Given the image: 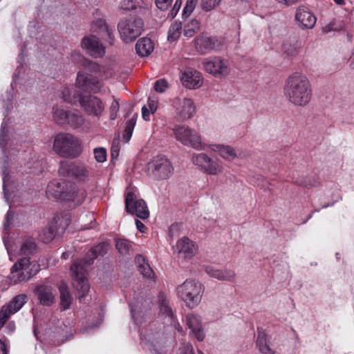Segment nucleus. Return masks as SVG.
I'll return each mask as SVG.
<instances>
[{
  "label": "nucleus",
  "mask_w": 354,
  "mask_h": 354,
  "mask_svg": "<svg viewBox=\"0 0 354 354\" xmlns=\"http://www.w3.org/2000/svg\"><path fill=\"white\" fill-rule=\"evenodd\" d=\"M135 116H137V114H136L126 122V127L123 134V139L126 142H129L131 138L132 133L136 122V118Z\"/></svg>",
  "instance_id": "39"
},
{
  "label": "nucleus",
  "mask_w": 354,
  "mask_h": 354,
  "mask_svg": "<svg viewBox=\"0 0 354 354\" xmlns=\"http://www.w3.org/2000/svg\"><path fill=\"white\" fill-rule=\"evenodd\" d=\"M74 183L66 180H53L48 185L49 192L53 193L57 198L66 201L70 198L71 191L73 190Z\"/></svg>",
  "instance_id": "15"
},
{
  "label": "nucleus",
  "mask_w": 354,
  "mask_h": 354,
  "mask_svg": "<svg viewBox=\"0 0 354 354\" xmlns=\"http://www.w3.org/2000/svg\"><path fill=\"white\" fill-rule=\"evenodd\" d=\"M118 30L121 39L125 43L132 42L144 30V21L139 17L123 18L118 24Z\"/></svg>",
  "instance_id": "6"
},
{
  "label": "nucleus",
  "mask_w": 354,
  "mask_h": 354,
  "mask_svg": "<svg viewBox=\"0 0 354 354\" xmlns=\"http://www.w3.org/2000/svg\"><path fill=\"white\" fill-rule=\"evenodd\" d=\"M84 123V117L77 112L69 111L66 124L73 127H80Z\"/></svg>",
  "instance_id": "34"
},
{
  "label": "nucleus",
  "mask_w": 354,
  "mask_h": 354,
  "mask_svg": "<svg viewBox=\"0 0 354 354\" xmlns=\"http://www.w3.org/2000/svg\"><path fill=\"white\" fill-rule=\"evenodd\" d=\"M283 93L287 100L295 106L306 105L312 97V89L308 78L295 73L286 81Z\"/></svg>",
  "instance_id": "2"
},
{
  "label": "nucleus",
  "mask_w": 354,
  "mask_h": 354,
  "mask_svg": "<svg viewBox=\"0 0 354 354\" xmlns=\"http://www.w3.org/2000/svg\"><path fill=\"white\" fill-rule=\"evenodd\" d=\"M8 350L6 343L0 339V354H8Z\"/></svg>",
  "instance_id": "61"
},
{
  "label": "nucleus",
  "mask_w": 354,
  "mask_h": 354,
  "mask_svg": "<svg viewBox=\"0 0 354 354\" xmlns=\"http://www.w3.org/2000/svg\"><path fill=\"white\" fill-rule=\"evenodd\" d=\"M180 80L186 88L196 89L201 86L203 80L200 72L193 68H187L182 73Z\"/></svg>",
  "instance_id": "19"
},
{
  "label": "nucleus",
  "mask_w": 354,
  "mask_h": 354,
  "mask_svg": "<svg viewBox=\"0 0 354 354\" xmlns=\"http://www.w3.org/2000/svg\"><path fill=\"white\" fill-rule=\"evenodd\" d=\"M124 203L125 210L127 213L136 215L142 220L149 218V211L145 201L142 199H137L136 196L132 192L127 193Z\"/></svg>",
  "instance_id": "10"
},
{
  "label": "nucleus",
  "mask_w": 354,
  "mask_h": 354,
  "mask_svg": "<svg viewBox=\"0 0 354 354\" xmlns=\"http://www.w3.org/2000/svg\"><path fill=\"white\" fill-rule=\"evenodd\" d=\"M58 171L60 176L72 178L80 182L88 180L90 176V171L88 167L77 161H60Z\"/></svg>",
  "instance_id": "8"
},
{
  "label": "nucleus",
  "mask_w": 354,
  "mask_h": 354,
  "mask_svg": "<svg viewBox=\"0 0 354 354\" xmlns=\"http://www.w3.org/2000/svg\"><path fill=\"white\" fill-rule=\"evenodd\" d=\"M178 115L183 120L191 118L196 113L194 102L190 98L180 100L179 106L176 109Z\"/></svg>",
  "instance_id": "22"
},
{
  "label": "nucleus",
  "mask_w": 354,
  "mask_h": 354,
  "mask_svg": "<svg viewBox=\"0 0 354 354\" xmlns=\"http://www.w3.org/2000/svg\"><path fill=\"white\" fill-rule=\"evenodd\" d=\"M158 299L160 301V312L167 316L170 319L171 322H172L174 319L173 312L165 295L163 293H160Z\"/></svg>",
  "instance_id": "31"
},
{
  "label": "nucleus",
  "mask_w": 354,
  "mask_h": 354,
  "mask_svg": "<svg viewBox=\"0 0 354 354\" xmlns=\"http://www.w3.org/2000/svg\"><path fill=\"white\" fill-rule=\"evenodd\" d=\"M111 154L112 158H115L119 155V149L118 146H112L111 150Z\"/></svg>",
  "instance_id": "64"
},
{
  "label": "nucleus",
  "mask_w": 354,
  "mask_h": 354,
  "mask_svg": "<svg viewBox=\"0 0 354 354\" xmlns=\"http://www.w3.org/2000/svg\"><path fill=\"white\" fill-rule=\"evenodd\" d=\"M53 149L57 154L65 158H77L82 152L78 138L65 133H58L55 137Z\"/></svg>",
  "instance_id": "3"
},
{
  "label": "nucleus",
  "mask_w": 354,
  "mask_h": 354,
  "mask_svg": "<svg viewBox=\"0 0 354 354\" xmlns=\"http://www.w3.org/2000/svg\"><path fill=\"white\" fill-rule=\"evenodd\" d=\"M168 87L167 82L165 80H158L154 84V89L159 93L164 92Z\"/></svg>",
  "instance_id": "50"
},
{
  "label": "nucleus",
  "mask_w": 354,
  "mask_h": 354,
  "mask_svg": "<svg viewBox=\"0 0 354 354\" xmlns=\"http://www.w3.org/2000/svg\"><path fill=\"white\" fill-rule=\"evenodd\" d=\"M83 65L86 69L91 71L97 72L100 70V67L97 63L89 59H84Z\"/></svg>",
  "instance_id": "49"
},
{
  "label": "nucleus",
  "mask_w": 354,
  "mask_h": 354,
  "mask_svg": "<svg viewBox=\"0 0 354 354\" xmlns=\"http://www.w3.org/2000/svg\"><path fill=\"white\" fill-rule=\"evenodd\" d=\"M342 29V25L337 24L336 20H332L328 24L323 27L322 31L324 33H328L332 31H339Z\"/></svg>",
  "instance_id": "45"
},
{
  "label": "nucleus",
  "mask_w": 354,
  "mask_h": 354,
  "mask_svg": "<svg viewBox=\"0 0 354 354\" xmlns=\"http://www.w3.org/2000/svg\"><path fill=\"white\" fill-rule=\"evenodd\" d=\"M295 183L306 188H311L319 184L315 176H299L295 180Z\"/></svg>",
  "instance_id": "36"
},
{
  "label": "nucleus",
  "mask_w": 354,
  "mask_h": 354,
  "mask_svg": "<svg viewBox=\"0 0 354 354\" xmlns=\"http://www.w3.org/2000/svg\"><path fill=\"white\" fill-rule=\"evenodd\" d=\"M174 133L176 140L183 145L197 150L203 149L201 137L196 130L184 125H178L174 127Z\"/></svg>",
  "instance_id": "9"
},
{
  "label": "nucleus",
  "mask_w": 354,
  "mask_h": 354,
  "mask_svg": "<svg viewBox=\"0 0 354 354\" xmlns=\"http://www.w3.org/2000/svg\"><path fill=\"white\" fill-rule=\"evenodd\" d=\"M129 306L131 308L132 318L135 320V322H136L138 315L142 313L145 308L141 307L140 305V301H136L134 304L130 303Z\"/></svg>",
  "instance_id": "44"
},
{
  "label": "nucleus",
  "mask_w": 354,
  "mask_h": 354,
  "mask_svg": "<svg viewBox=\"0 0 354 354\" xmlns=\"http://www.w3.org/2000/svg\"><path fill=\"white\" fill-rule=\"evenodd\" d=\"M170 160L163 155H158L147 165L148 174L156 180L168 179L174 173Z\"/></svg>",
  "instance_id": "7"
},
{
  "label": "nucleus",
  "mask_w": 354,
  "mask_h": 354,
  "mask_svg": "<svg viewBox=\"0 0 354 354\" xmlns=\"http://www.w3.org/2000/svg\"><path fill=\"white\" fill-rule=\"evenodd\" d=\"M178 297L190 308L196 307L201 300L203 285L196 280H186L176 288Z\"/></svg>",
  "instance_id": "5"
},
{
  "label": "nucleus",
  "mask_w": 354,
  "mask_h": 354,
  "mask_svg": "<svg viewBox=\"0 0 354 354\" xmlns=\"http://www.w3.org/2000/svg\"><path fill=\"white\" fill-rule=\"evenodd\" d=\"M259 351L262 354H274V352L270 348L268 342L263 346L262 348H261Z\"/></svg>",
  "instance_id": "59"
},
{
  "label": "nucleus",
  "mask_w": 354,
  "mask_h": 354,
  "mask_svg": "<svg viewBox=\"0 0 354 354\" xmlns=\"http://www.w3.org/2000/svg\"><path fill=\"white\" fill-rule=\"evenodd\" d=\"M142 4V0H123L120 4V8L126 10H133L138 8H141Z\"/></svg>",
  "instance_id": "40"
},
{
  "label": "nucleus",
  "mask_w": 354,
  "mask_h": 354,
  "mask_svg": "<svg viewBox=\"0 0 354 354\" xmlns=\"http://www.w3.org/2000/svg\"><path fill=\"white\" fill-rule=\"evenodd\" d=\"M187 325L192 330L194 336L199 341L203 340L205 335L203 332L201 319L200 317L195 315H187L186 316Z\"/></svg>",
  "instance_id": "23"
},
{
  "label": "nucleus",
  "mask_w": 354,
  "mask_h": 354,
  "mask_svg": "<svg viewBox=\"0 0 354 354\" xmlns=\"http://www.w3.org/2000/svg\"><path fill=\"white\" fill-rule=\"evenodd\" d=\"M13 218H14L13 213L10 210H8L6 214V221L3 225V228H4L5 231H7L10 229V225L12 224Z\"/></svg>",
  "instance_id": "54"
},
{
  "label": "nucleus",
  "mask_w": 354,
  "mask_h": 354,
  "mask_svg": "<svg viewBox=\"0 0 354 354\" xmlns=\"http://www.w3.org/2000/svg\"><path fill=\"white\" fill-rule=\"evenodd\" d=\"M172 0H156V6L161 10H166L171 3Z\"/></svg>",
  "instance_id": "53"
},
{
  "label": "nucleus",
  "mask_w": 354,
  "mask_h": 354,
  "mask_svg": "<svg viewBox=\"0 0 354 354\" xmlns=\"http://www.w3.org/2000/svg\"><path fill=\"white\" fill-rule=\"evenodd\" d=\"M295 20L302 29H310L315 26L317 19L308 7L302 6L297 8Z\"/></svg>",
  "instance_id": "18"
},
{
  "label": "nucleus",
  "mask_w": 354,
  "mask_h": 354,
  "mask_svg": "<svg viewBox=\"0 0 354 354\" xmlns=\"http://www.w3.org/2000/svg\"><path fill=\"white\" fill-rule=\"evenodd\" d=\"M142 114L145 120H149V111L145 106L142 108Z\"/></svg>",
  "instance_id": "63"
},
{
  "label": "nucleus",
  "mask_w": 354,
  "mask_h": 354,
  "mask_svg": "<svg viewBox=\"0 0 354 354\" xmlns=\"http://www.w3.org/2000/svg\"><path fill=\"white\" fill-rule=\"evenodd\" d=\"M200 28V24L196 19H192L184 26V35L188 37H192Z\"/></svg>",
  "instance_id": "37"
},
{
  "label": "nucleus",
  "mask_w": 354,
  "mask_h": 354,
  "mask_svg": "<svg viewBox=\"0 0 354 354\" xmlns=\"http://www.w3.org/2000/svg\"><path fill=\"white\" fill-rule=\"evenodd\" d=\"M198 0H187L183 8V17L186 18L191 15L197 4Z\"/></svg>",
  "instance_id": "43"
},
{
  "label": "nucleus",
  "mask_w": 354,
  "mask_h": 354,
  "mask_svg": "<svg viewBox=\"0 0 354 354\" xmlns=\"http://www.w3.org/2000/svg\"><path fill=\"white\" fill-rule=\"evenodd\" d=\"M138 271L143 275L144 277L148 279H153L155 276V273L150 267L149 264L144 265L142 267L138 269Z\"/></svg>",
  "instance_id": "46"
},
{
  "label": "nucleus",
  "mask_w": 354,
  "mask_h": 354,
  "mask_svg": "<svg viewBox=\"0 0 354 354\" xmlns=\"http://www.w3.org/2000/svg\"><path fill=\"white\" fill-rule=\"evenodd\" d=\"M92 28L94 31H98L102 35L104 34L107 38L110 45H113L114 42V35L113 30L109 28L106 21L103 19H97L92 23Z\"/></svg>",
  "instance_id": "24"
},
{
  "label": "nucleus",
  "mask_w": 354,
  "mask_h": 354,
  "mask_svg": "<svg viewBox=\"0 0 354 354\" xmlns=\"http://www.w3.org/2000/svg\"><path fill=\"white\" fill-rule=\"evenodd\" d=\"M133 243L125 239H119L115 241V247L120 254H129L132 250Z\"/></svg>",
  "instance_id": "32"
},
{
  "label": "nucleus",
  "mask_w": 354,
  "mask_h": 354,
  "mask_svg": "<svg viewBox=\"0 0 354 354\" xmlns=\"http://www.w3.org/2000/svg\"><path fill=\"white\" fill-rule=\"evenodd\" d=\"M176 250L185 259H190L194 256V244L187 237H183L178 241Z\"/></svg>",
  "instance_id": "25"
},
{
  "label": "nucleus",
  "mask_w": 354,
  "mask_h": 354,
  "mask_svg": "<svg viewBox=\"0 0 354 354\" xmlns=\"http://www.w3.org/2000/svg\"><path fill=\"white\" fill-rule=\"evenodd\" d=\"M12 315L13 313L4 305L0 311V326H3Z\"/></svg>",
  "instance_id": "47"
},
{
  "label": "nucleus",
  "mask_w": 354,
  "mask_h": 354,
  "mask_svg": "<svg viewBox=\"0 0 354 354\" xmlns=\"http://www.w3.org/2000/svg\"><path fill=\"white\" fill-rule=\"evenodd\" d=\"M182 24L180 22L174 21L170 26L168 31L167 39L170 41L176 40L180 35Z\"/></svg>",
  "instance_id": "38"
},
{
  "label": "nucleus",
  "mask_w": 354,
  "mask_h": 354,
  "mask_svg": "<svg viewBox=\"0 0 354 354\" xmlns=\"http://www.w3.org/2000/svg\"><path fill=\"white\" fill-rule=\"evenodd\" d=\"M28 296L26 294H19L13 297V299L6 305L7 308L13 314L18 312L23 306L27 302Z\"/></svg>",
  "instance_id": "28"
},
{
  "label": "nucleus",
  "mask_w": 354,
  "mask_h": 354,
  "mask_svg": "<svg viewBox=\"0 0 354 354\" xmlns=\"http://www.w3.org/2000/svg\"><path fill=\"white\" fill-rule=\"evenodd\" d=\"M6 136V133L5 127H4L3 124H2L1 128V133H0V147L2 149V150L3 151V152H5V149H6V143H5Z\"/></svg>",
  "instance_id": "55"
},
{
  "label": "nucleus",
  "mask_w": 354,
  "mask_h": 354,
  "mask_svg": "<svg viewBox=\"0 0 354 354\" xmlns=\"http://www.w3.org/2000/svg\"><path fill=\"white\" fill-rule=\"evenodd\" d=\"M221 46V42L218 39L207 33H203L195 39L196 49L201 54H206L217 50Z\"/></svg>",
  "instance_id": "14"
},
{
  "label": "nucleus",
  "mask_w": 354,
  "mask_h": 354,
  "mask_svg": "<svg viewBox=\"0 0 354 354\" xmlns=\"http://www.w3.org/2000/svg\"><path fill=\"white\" fill-rule=\"evenodd\" d=\"M81 45L82 48L93 57H101L105 53L104 47L95 35L85 36L82 39Z\"/></svg>",
  "instance_id": "17"
},
{
  "label": "nucleus",
  "mask_w": 354,
  "mask_h": 354,
  "mask_svg": "<svg viewBox=\"0 0 354 354\" xmlns=\"http://www.w3.org/2000/svg\"><path fill=\"white\" fill-rule=\"evenodd\" d=\"M181 353L182 354H195L194 351L193 346L189 343H185L181 348Z\"/></svg>",
  "instance_id": "56"
},
{
  "label": "nucleus",
  "mask_w": 354,
  "mask_h": 354,
  "mask_svg": "<svg viewBox=\"0 0 354 354\" xmlns=\"http://www.w3.org/2000/svg\"><path fill=\"white\" fill-rule=\"evenodd\" d=\"M59 290L60 293V308L62 310H66L71 307L73 300L72 296L65 283H62L59 285Z\"/></svg>",
  "instance_id": "27"
},
{
  "label": "nucleus",
  "mask_w": 354,
  "mask_h": 354,
  "mask_svg": "<svg viewBox=\"0 0 354 354\" xmlns=\"http://www.w3.org/2000/svg\"><path fill=\"white\" fill-rule=\"evenodd\" d=\"M77 86L84 91L97 93L100 89V83L97 77L85 73L79 72L76 80Z\"/></svg>",
  "instance_id": "16"
},
{
  "label": "nucleus",
  "mask_w": 354,
  "mask_h": 354,
  "mask_svg": "<svg viewBox=\"0 0 354 354\" xmlns=\"http://www.w3.org/2000/svg\"><path fill=\"white\" fill-rule=\"evenodd\" d=\"M181 4H182V0H176V2L172 8L171 12L173 17L174 16H176V14L178 13V10L180 8Z\"/></svg>",
  "instance_id": "58"
},
{
  "label": "nucleus",
  "mask_w": 354,
  "mask_h": 354,
  "mask_svg": "<svg viewBox=\"0 0 354 354\" xmlns=\"http://www.w3.org/2000/svg\"><path fill=\"white\" fill-rule=\"evenodd\" d=\"M35 292L41 305L50 306L55 302V296L51 286L46 285L37 286L35 288Z\"/></svg>",
  "instance_id": "20"
},
{
  "label": "nucleus",
  "mask_w": 354,
  "mask_h": 354,
  "mask_svg": "<svg viewBox=\"0 0 354 354\" xmlns=\"http://www.w3.org/2000/svg\"><path fill=\"white\" fill-rule=\"evenodd\" d=\"M135 261L137 265L138 270L142 267L144 265L149 264L147 262H146L145 257L141 254L136 255Z\"/></svg>",
  "instance_id": "57"
},
{
  "label": "nucleus",
  "mask_w": 354,
  "mask_h": 354,
  "mask_svg": "<svg viewBox=\"0 0 354 354\" xmlns=\"http://www.w3.org/2000/svg\"><path fill=\"white\" fill-rule=\"evenodd\" d=\"M78 98L87 114L100 117L104 112V104L99 97L92 95H79Z\"/></svg>",
  "instance_id": "11"
},
{
  "label": "nucleus",
  "mask_w": 354,
  "mask_h": 354,
  "mask_svg": "<svg viewBox=\"0 0 354 354\" xmlns=\"http://www.w3.org/2000/svg\"><path fill=\"white\" fill-rule=\"evenodd\" d=\"M259 351L262 354H274V352L270 348L268 342L263 346L262 348H261Z\"/></svg>",
  "instance_id": "60"
},
{
  "label": "nucleus",
  "mask_w": 354,
  "mask_h": 354,
  "mask_svg": "<svg viewBox=\"0 0 354 354\" xmlns=\"http://www.w3.org/2000/svg\"><path fill=\"white\" fill-rule=\"evenodd\" d=\"M107 247L108 245L105 243H101L94 246L87 252L84 259H77L71 266L73 285L77 291V297L80 302L90 288L85 276L88 267L93 263L97 257L103 256L106 253Z\"/></svg>",
  "instance_id": "1"
},
{
  "label": "nucleus",
  "mask_w": 354,
  "mask_h": 354,
  "mask_svg": "<svg viewBox=\"0 0 354 354\" xmlns=\"http://www.w3.org/2000/svg\"><path fill=\"white\" fill-rule=\"evenodd\" d=\"M55 234L56 224L55 223L52 222L41 231L39 236L42 242L49 243L54 239Z\"/></svg>",
  "instance_id": "29"
},
{
  "label": "nucleus",
  "mask_w": 354,
  "mask_h": 354,
  "mask_svg": "<svg viewBox=\"0 0 354 354\" xmlns=\"http://www.w3.org/2000/svg\"><path fill=\"white\" fill-rule=\"evenodd\" d=\"M218 151L219 154L225 159L234 158L236 156V153L234 149L229 146L221 145L218 146Z\"/></svg>",
  "instance_id": "41"
},
{
  "label": "nucleus",
  "mask_w": 354,
  "mask_h": 354,
  "mask_svg": "<svg viewBox=\"0 0 354 354\" xmlns=\"http://www.w3.org/2000/svg\"><path fill=\"white\" fill-rule=\"evenodd\" d=\"M192 160L194 165L201 167L208 174L216 175L222 171V167L218 162L211 159L205 153L194 154Z\"/></svg>",
  "instance_id": "13"
},
{
  "label": "nucleus",
  "mask_w": 354,
  "mask_h": 354,
  "mask_svg": "<svg viewBox=\"0 0 354 354\" xmlns=\"http://www.w3.org/2000/svg\"><path fill=\"white\" fill-rule=\"evenodd\" d=\"M54 120L59 124H66L69 111L60 109L58 106L53 108Z\"/></svg>",
  "instance_id": "33"
},
{
  "label": "nucleus",
  "mask_w": 354,
  "mask_h": 354,
  "mask_svg": "<svg viewBox=\"0 0 354 354\" xmlns=\"http://www.w3.org/2000/svg\"><path fill=\"white\" fill-rule=\"evenodd\" d=\"M71 198L66 201H71L74 202L75 205H80L85 200L86 197V192L83 188H77L74 184L73 190L70 192Z\"/></svg>",
  "instance_id": "30"
},
{
  "label": "nucleus",
  "mask_w": 354,
  "mask_h": 354,
  "mask_svg": "<svg viewBox=\"0 0 354 354\" xmlns=\"http://www.w3.org/2000/svg\"><path fill=\"white\" fill-rule=\"evenodd\" d=\"M95 160L99 162H103L106 159V151L104 148H96L94 149Z\"/></svg>",
  "instance_id": "48"
},
{
  "label": "nucleus",
  "mask_w": 354,
  "mask_h": 354,
  "mask_svg": "<svg viewBox=\"0 0 354 354\" xmlns=\"http://www.w3.org/2000/svg\"><path fill=\"white\" fill-rule=\"evenodd\" d=\"M40 270V266L36 262H30L29 257L19 259L11 268L9 279L17 284L29 280Z\"/></svg>",
  "instance_id": "4"
},
{
  "label": "nucleus",
  "mask_w": 354,
  "mask_h": 354,
  "mask_svg": "<svg viewBox=\"0 0 354 354\" xmlns=\"http://www.w3.org/2000/svg\"><path fill=\"white\" fill-rule=\"evenodd\" d=\"M205 272L211 277L221 281H233L236 277L234 270L230 269L220 270L212 266L205 268Z\"/></svg>",
  "instance_id": "21"
},
{
  "label": "nucleus",
  "mask_w": 354,
  "mask_h": 354,
  "mask_svg": "<svg viewBox=\"0 0 354 354\" xmlns=\"http://www.w3.org/2000/svg\"><path fill=\"white\" fill-rule=\"evenodd\" d=\"M153 50V44L151 39L142 37L140 39L136 44V50L137 53L142 56H148Z\"/></svg>",
  "instance_id": "26"
},
{
  "label": "nucleus",
  "mask_w": 354,
  "mask_h": 354,
  "mask_svg": "<svg viewBox=\"0 0 354 354\" xmlns=\"http://www.w3.org/2000/svg\"><path fill=\"white\" fill-rule=\"evenodd\" d=\"M267 343L266 334L263 331L258 332V336L257 339V346L259 351L262 348L263 346Z\"/></svg>",
  "instance_id": "51"
},
{
  "label": "nucleus",
  "mask_w": 354,
  "mask_h": 354,
  "mask_svg": "<svg viewBox=\"0 0 354 354\" xmlns=\"http://www.w3.org/2000/svg\"><path fill=\"white\" fill-rule=\"evenodd\" d=\"M203 68L216 77H223L230 73V67L227 60L220 57H214L203 62Z\"/></svg>",
  "instance_id": "12"
},
{
  "label": "nucleus",
  "mask_w": 354,
  "mask_h": 354,
  "mask_svg": "<svg viewBox=\"0 0 354 354\" xmlns=\"http://www.w3.org/2000/svg\"><path fill=\"white\" fill-rule=\"evenodd\" d=\"M221 0H201V7L205 11H210L214 9Z\"/></svg>",
  "instance_id": "42"
},
{
  "label": "nucleus",
  "mask_w": 354,
  "mask_h": 354,
  "mask_svg": "<svg viewBox=\"0 0 354 354\" xmlns=\"http://www.w3.org/2000/svg\"><path fill=\"white\" fill-rule=\"evenodd\" d=\"M136 225L137 229L141 232H145L146 230L145 225L138 219H136Z\"/></svg>",
  "instance_id": "62"
},
{
  "label": "nucleus",
  "mask_w": 354,
  "mask_h": 354,
  "mask_svg": "<svg viewBox=\"0 0 354 354\" xmlns=\"http://www.w3.org/2000/svg\"><path fill=\"white\" fill-rule=\"evenodd\" d=\"M36 251L37 244L33 239H25L21 247V252L25 255H29L35 253Z\"/></svg>",
  "instance_id": "35"
},
{
  "label": "nucleus",
  "mask_w": 354,
  "mask_h": 354,
  "mask_svg": "<svg viewBox=\"0 0 354 354\" xmlns=\"http://www.w3.org/2000/svg\"><path fill=\"white\" fill-rule=\"evenodd\" d=\"M119 102L117 100H113L110 106V118L114 120L116 118L117 112L119 110Z\"/></svg>",
  "instance_id": "52"
}]
</instances>
